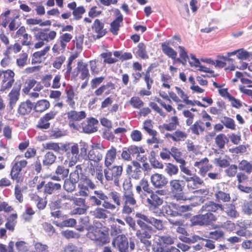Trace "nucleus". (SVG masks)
I'll use <instances>...</instances> for the list:
<instances>
[{"mask_svg": "<svg viewBox=\"0 0 252 252\" xmlns=\"http://www.w3.org/2000/svg\"><path fill=\"white\" fill-rule=\"evenodd\" d=\"M87 237L99 244H105L109 242L108 229L103 226L101 223L97 225H91L88 228Z\"/></svg>", "mask_w": 252, "mask_h": 252, "instance_id": "f257e3e1", "label": "nucleus"}, {"mask_svg": "<svg viewBox=\"0 0 252 252\" xmlns=\"http://www.w3.org/2000/svg\"><path fill=\"white\" fill-rule=\"evenodd\" d=\"M103 170L105 180L108 181H113L116 186H119L120 178L122 174L123 168L122 165H110L105 166Z\"/></svg>", "mask_w": 252, "mask_h": 252, "instance_id": "f03ea898", "label": "nucleus"}, {"mask_svg": "<svg viewBox=\"0 0 252 252\" xmlns=\"http://www.w3.org/2000/svg\"><path fill=\"white\" fill-rule=\"evenodd\" d=\"M105 149V146L100 143H94L91 146V149L89 150L87 157L85 160H88L95 163H99L103 157V153Z\"/></svg>", "mask_w": 252, "mask_h": 252, "instance_id": "7ed1b4c3", "label": "nucleus"}, {"mask_svg": "<svg viewBox=\"0 0 252 252\" xmlns=\"http://www.w3.org/2000/svg\"><path fill=\"white\" fill-rule=\"evenodd\" d=\"M78 190L76 195L87 197L90 193V189H94L96 186L87 176L81 174L80 181L78 185Z\"/></svg>", "mask_w": 252, "mask_h": 252, "instance_id": "20e7f679", "label": "nucleus"}, {"mask_svg": "<svg viewBox=\"0 0 252 252\" xmlns=\"http://www.w3.org/2000/svg\"><path fill=\"white\" fill-rule=\"evenodd\" d=\"M169 186L172 198L177 201L184 200L185 197L183 193L185 182L179 179L171 180L169 182Z\"/></svg>", "mask_w": 252, "mask_h": 252, "instance_id": "39448f33", "label": "nucleus"}, {"mask_svg": "<svg viewBox=\"0 0 252 252\" xmlns=\"http://www.w3.org/2000/svg\"><path fill=\"white\" fill-rule=\"evenodd\" d=\"M123 207L122 213L126 214H130L134 209L136 204V200L134 197L132 191H127L124 192L122 196Z\"/></svg>", "mask_w": 252, "mask_h": 252, "instance_id": "423d86ee", "label": "nucleus"}, {"mask_svg": "<svg viewBox=\"0 0 252 252\" xmlns=\"http://www.w3.org/2000/svg\"><path fill=\"white\" fill-rule=\"evenodd\" d=\"M217 217L212 213H207L204 215H198L194 216L191 221L194 225H210L217 220Z\"/></svg>", "mask_w": 252, "mask_h": 252, "instance_id": "0eeeda50", "label": "nucleus"}, {"mask_svg": "<svg viewBox=\"0 0 252 252\" xmlns=\"http://www.w3.org/2000/svg\"><path fill=\"white\" fill-rule=\"evenodd\" d=\"M126 172L129 179L135 180L140 179L142 174L141 165L136 160L126 165Z\"/></svg>", "mask_w": 252, "mask_h": 252, "instance_id": "6e6552de", "label": "nucleus"}, {"mask_svg": "<svg viewBox=\"0 0 252 252\" xmlns=\"http://www.w3.org/2000/svg\"><path fill=\"white\" fill-rule=\"evenodd\" d=\"M224 186L223 183H220L214 188V196L216 200L219 202H228L231 199L230 195L225 191Z\"/></svg>", "mask_w": 252, "mask_h": 252, "instance_id": "1a4fd4ad", "label": "nucleus"}, {"mask_svg": "<svg viewBox=\"0 0 252 252\" xmlns=\"http://www.w3.org/2000/svg\"><path fill=\"white\" fill-rule=\"evenodd\" d=\"M112 246L120 252H128V242L126 237L120 234L116 237L112 242Z\"/></svg>", "mask_w": 252, "mask_h": 252, "instance_id": "9d476101", "label": "nucleus"}, {"mask_svg": "<svg viewBox=\"0 0 252 252\" xmlns=\"http://www.w3.org/2000/svg\"><path fill=\"white\" fill-rule=\"evenodd\" d=\"M137 223L140 227V229L137 230L136 232V235L138 238L142 240L144 238H150L152 235V227L141 220H137Z\"/></svg>", "mask_w": 252, "mask_h": 252, "instance_id": "9b49d317", "label": "nucleus"}, {"mask_svg": "<svg viewBox=\"0 0 252 252\" xmlns=\"http://www.w3.org/2000/svg\"><path fill=\"white\" fill-rule=\"evenodd\" d=\"M27 161L22 159L21 156H17L15 158L10 174L13 179H16L18 178L19 173L22 168L27 166Z\"/></svg>", "mask_w": 252, "mask_h": 252, "instance_id": "f8f14e48", "label": "nucleus"}, {"mask_svg": "<svg viewBox=\"0 0 252 252\" xmlns=\"http://www.w3.org/2000/svg\"><path fill=\"white\" fill-rule=\"evenodd\" d=\"M15 73L11 70L5 71L4 76L2 79L1 83V88L0 91L4 92L6 90L9 89L13 85L14 80Z\"/></svg>", "mask_w": 252, "mask_h": 252, "instance_id": "ddd939ff", "label": "nucleus"}, {"mask_svg": "<svg viewBox=\"0 0 252 252\" xmlns=\"http://www.w3.org/2000/svg\"><path fill=\"white\" fill-rule=\"evenodd\" d=\"M21 87L20 84H16L8 94L9 101L8 107L10 110L13 109L19 98Z\"/></svg>", "mask_w": 252, "mask_h": 252, "instance_id": "4468645a", "label": "nucleus"}, {"mask_svg": "<svg viewBox=\"0 0 252 252\" xmlns=\"http://www.w3.org/2000/svg\"><path fill=\"white\" fill-rule=\"evenodd\" d=\"M194 166L199 169L198 173L202 177H205L207 172L213 167L212 164L209 163V159L205 158L199 161H195Z\"/></svg>", "mask_w": 252, "mask_h": 252, "instance_id": "2eb2a0df", "label": "nucleus"}, {"mask_svg": "<svg viewBox=\"0 0 252 252\" xmlns=\"http://www.w3.org/2000/svg\"><path fill=\"white\" fill-rule=\"evenodd\" d=\"M67 118L69 121V125L70 127H73L74 129H77V126L73 123L74 122L80 121L84 119L86 116L85 111H81L77 112L76 111L72 110L67 113Z\"/></svg>", "mask_w": 252, "mask_h": 252, "instance_id": "dca6fc26", "label": "nucleus"}, {"mask_svg": "<svg viewBox=\"0 0 252 252\" xmlns=\"http://www.w3.org/2000/svg\"><path fill=\"white\" fill-rule=\"evenodd\" d=\"M79 147L77 144H74L71 146V151L67 152L66 156L67 159L66 162H68V166H74L79 159Z\"/></svg>", "mask_w": 252, "mask_h": 252, "instance_id": "f3484780", "label": "nucleus"}, {"mask_svg": "<svg viewBox=\"0 0 252 252\" xmlns=\"http://www.w3.org/2000/svg\"><path fill=\"white\" fill-rule=\"evenodd\" d=\"M150 179L152 185L156 189L162 188L168 183V179L165 176L157 173L153 174Z\"/></svg>", "mask_w": 252, "mask_h": 252, "instance_id": "a211bd4d", "label": "nucleus"}, {"mask_svg": "<svg viewBox=\"0 0 252 252\" xmlns=\"http://www.w3.org/2000/svg\"><path fill=\"white\" fill-rule=\"evenodd\" d=\"M187 184V187L189 189H195L199 188V186L204 185L203 181L198 176L193 175L192 177H188L182 176Z\"/></svg>", "mask_w": 252, "mask_h": 252, "instance_id": "6ab92c4d", "label": "nucleus"}, {"mask_svg": "<svg viewBox=\"0 0 252 252\" xmlns=\"http://www.w3.org/2000/svg\"><path fill=\"white\" fill-rule=\"evenodd\" d=\"M150 193V195L147 198V202L150 209L154 210L162 204L163 200L152 190Z\"/></svg>", "mask_w": 252, "mask_h": 252, "instance_id": "aec40b11", "label": "nucleus"}, {"mask_svg": "<svg viewBox=\"0 0 252 252\" xmlns=\"http://www.w3.org/2000/svg\"><path fill=\"white\" fill-rule=\"evenodd\" d=\"M221 211L224 212L231 219L239 217V213L237 211L236 206L233 204H222Z\"/></svg>", "mask_w": 252, "mask_h": 252, "instance_id": "412c9836", "label": "nucleus"}, {"mask_svg": "<svg viewBox=\"0 0 252 252\" xmlns=\"http://www.w3.org/2000/svg\"><path fill=\"white\" fill-rule=\"evenodd\" d=\"M117 154V150L113 146H111L109 149L107 150L104 156V163L105 166L112 165L116 159Z\"/></svg>", "mask_w": 252, "mask_h": 252, "instance_id": "4be33fe9", "label": "nucleus"}, {"mask_svg": "<svg viewBox=\"0 0 252 252\" xmlns=\"http://www.w3.org/2000/svg\"><path fill=\"white\" fill-rule=\"evenodd\" d=\"M92 30L96 34V38H100L106 33V30L104 28V24L99 19H95L92 26Z\"/></svg>", "mask_w": 252, "mask_h": 252, "instance_id": "5701e85b", "label": "nucleus"}, {"mask_svg": "<svg viewBox=\"0 0 252 252\" xmlns=\"http://www.w3.org/2000/svg\"><path fill=\"white\" fill-rule=\"evenodd\" d=\"M16 35L22 39L23 45L29 46L31 44L32 36L26 32L25 27H20L17 31Z\"/></svg>", "mask_w": 252, "mask_h": 252, "instance_id": "b1692460", "label": "nucleus"}, {"mask_svg": "<svg viewBox=\"0 0 252 252\" xmlns=\"http://www.w3.org/2000/svg\"><path fill=\"white\" fill-rule=\"evenodd\" d=\"M77 71L80 74L79 77L82 80H88L90 77V73L88 68V64L81 62L77 63Z\"/></svg>", "mask_w": 252, "mask_h": 252, "instance_id": "393cba45", "label": "nucleus"}, {"mask_svg": "<svg viewBox=\"0 0 252 252\" xmlns=\"http://www.w3.org/2000/svg\"><path fill=\"white\" fill-rule=\"evenodd\" d=\"M222 208L221 204L216 203L213 201H209L203 205L200 209L201 212H208V213L216 212L219 209L220 210Z\"/></svg>", "mask_w": 252, "mask_h": 252, "instance_id": "a878e982", "label": "nucleus"}, {"mask_svg": "<svg viewBox=\"0 0 252 252\" xmlns=\"http://www.w3.org/2000/svg\"><path fill=\"white\" fill-rule=\"evenodd\" d=\"M57 35V33L55 31H52L49 33H46L43 32H38L35 35L37 39L39 40L43 41V42L46 41V42H49L50 40H54Z\"/></svg>", "mask_w": 252, "mask_h": 252, "instance_id": "bb28decb", "label": "nucleus"}, {"mask_svg": "<svg viewBox=\"0 0 252 252\" xmlns=\"http://www.w3.org/2000/svg\"><path fill=\"white\" fill-rule=\"evenodd\" d=\"M117 13V18L111 24V28L110 31L114 34H117L119 30V28L120 27V24L123 21V16L121 14L119 10H117L116 11Z\"/></svg>", "mask_w": 252, "mask_h": 252, "instance_id": "cd10ccee", "label": "nucleus"}, {"mask_svg": "<svg viewBox=\"0 0 252 252\" xmlns=\"http://www.w3.org/2000/svg\"><path fill=\"white\" fill-rule=\"evenodd\" d=\"M50 49V47L49 46H47L43 50L34 53L32 60V63L35 64L37 63H40L41 62V58L45 56Z\"/></svg>", "mask_w": 252, "mask_h": 252, "instance_id": "c85d7f7f", "label": "nucleus"}, {"mask_svg": "<svg viewBox=\"0 0 252 252\" xmlns=\"http://www.w3.org/2000/svg\"><path fill=\"white\" fill-rule=\"evenodd\" d=\"M98 124V121L94 118H91L88 120L87 124L83 126V129L84 132L91 133L97 130L96 125Z\"/></svg>", "mask_w": 252, "mask_h": 252, "instance_id": "c756f323", "label": "nucleus"}, {"mask_svg": "<svg viewBox=\"0 0 252 252\" xmlns=\"http://www.w3.org/2000/svg\"><path fill=\"white\" fill-rule=\"evenodd\" d=\"M61 187L62 186L59 183L49 182L45 185L44 191L45 193L51 194L54 191L60 190Z\"/></svg>", "mask_w": 252, "mask_h": 252, "instance_id": "7c9ffc66", "label": "nucleus"}, {"mask_svg": "<svg viewBox=\"0 0 252 252\" xmlns=\"http://www.w3.org/2000/svg\"><path fill=\"white\" fill-rule=\"evenodd\" d=\"M33 104L30 101L27 100L21 103L18 108V112L22 115H25L31 112Z\"/></svg>", "mask_w": 252, "mask_h": 252, "instance_id": "2f4dec72", "label": "nucleus"}, {"mask_svg": "<svg viewBox=\"0 0 252 252\" xmlns=\"http://www.w3.org/2000/svg\"><path fill=\"white\" fill-rule=\"evenodd\" d=\"M91 214L95 218L99 219H105L108 217L109 212L102 208L97 207L94 211L91 212Z\"/></svg>", "mask_w": 252, "mask_h": 252, "instance_id": "473e14b6", "label": "nucleus"}, {"mask_svg": "<svg viewBox=\"0 0 252 252\" xmlns=\"http://www.w3.org/2000/svg\"><path fill=\"white\" fill-rule=\"evenodd\" d=\"M33 107L35 111L42 112L50 107V103L47 100L42 99L38 101Z\"/></svg>", "mask_w": 252, "mask_h": 252, "instance_id": "72a5a7b5", "label": "nucleus"}, {"mask_svg": "<svg viewBox=\"0 0 252 252\" xmlns=\"http://www.w3.org/2000/svg\"><path fill=\"white\" fill-rule=\"evenodd\" d=\"M87 161V166L85 168L86 172L92 176L95 175L96 170L99 167H102L101 165H99V163H95L93 161L86 160Z\"/></svg>", "mask_w": 252, "mask_h": 252, "instance_id": "f704fd0d", "label": "nucleus"}, {"mask_svg": "<svg viewBox=\"0 0 252 252\" xmlns=\"http://www.w3.org/2000/svg\"><path fill=\"white\" fill-rule=\"evenodd\" d=\"M161 49L163 53L169 58L172 59L176 58L177 55L176 51L169 46L166 43H163L161 44Z\"/></svg>", "mask_w": 252, "mask_h": 252, "instance_id": "c9c22d12", "label": "nucleus"}, {"mask_svg": "<svg viewBox=\"0 0 252 252\" xmlns=\"http://www.w3.org/2000/svg\"><path fill=\"white\" fill-rule=\"evenodd\" d=\"M203 123L201 121H197L194 124L191 125L189 129L193 134L198 135L204 130Z\"/></svg>", "mask_w": 252, "mask_h": 252, "instance_id": "e433bc0d", "label": "nucleus"}, {"mask_svg": "<svg viewBox=\"0 0 252 252\" xmlns=\"http://www.w3.org/2000/svg\"><path fill=\"white\" fill-rule=\"evenodd\" d=\"M82 171V167L81 165H77L75 167V169L70 173L68 179L74 182V183H77L79 180H80L79 174L81 173Z\"/></svg>", "mask_w": 252, "mask_h": 252, "instance_id": "4c0bfd02", "label": "nucleus"}, {"mask_svg": "<svg viewBox=\"0 0 252 252\" xmlns=\"http://www.w3.org/2000/svg\"><path fill=\"white\" fill-rule=\"evenodd\" d=\"M179 122L178 118L176 116H173L171 118V122L167 124H163L162 127L166 130L172 131L175 130Z\"/></svg>", "mask_w": 252, "mask_h": 252, "instance_id": "58836bf2", "label": "nucleus"}, {"mask_svg": "<svg viewBox=\"0 0 252 252\" xmlns=\"http://www.w3.org/2000/svg\"><path fill=\"white\" fill-rule=\"evenodd\" d=\"M170 152V157L172 156L179 163H183L184 162V159L181 158L182 153L180 150L175 147H172Z\"/></svg>", "mask_w": 252, "mask_h": 252, "instance_id": "ea45409f", "label": "nucleus"}, {"mask_svg": "<svg viewBox=\"0 0 252 252\" xmlns=\"http://www.w3.org/2000/svg\"><path fill=\"white\" fill-rule=\"evenodd\" d=\"M164 171L169 176L172 177L178 174L179 169L177 165L168 163L165 164Z\"/></svg>", "mask_w": 252, "mask_h": 252, "instance_id": "a19ab883", "label": "nucleus"}, {"mask_svg": "<svg viewBox=\"0 0 252 252\" xmlns=\"http://www.w3.org/2000/svg\"><path fill=\"white\" fill-rule=\"evenodd\" d=\"M66 47V46L64 43L58 40L53 45L52 50L54 55H59L64 52Z\"/></svg>", "mask_w": 252, "mask_h": 252, "instance_id": "79ce46f5", "label": "nucleus"}, {"mask_svg": "<svg viewBox=\"0 0 252 252\" xmlns=\"http://www.w3.org/2000/svg\"><path fill=\"white\" fill-rule=\"evenodd\" d=\"M176 93L178 95L183 99V101L187 105H194V103L193 102L188 99V96L187 94L178 87H175Z\"/></svg>", "mask_w": 252, "mask_h": 252, "instance_id": "37998d69", "label": "nucleus"}, {"mask_svg": "<svg viewBox=\"0 0 252 252\" xmlns=\"http://www.w3.org/2000/svg\"><path fill=\"white\" fill-rule=\"evenodd\" d=\"M22 49V46L18 43H16L13 45H10L7 47L6 50L4 53L5 56H9V55L13 52L15 54L19 52Z\"/></svg>", "mask_w": 252, "mask_h": 252, "instance_id": "c03bdc74", "label": "nucleus"}, {"mask_svg": "<svg viewBox=\"0 0 252 252\" xmlns=\"http://www.w3.org/2000/svg\"><path fill=\"white\" fill-rule=\"evenodd\" d=\"M135 54L136 56L143 59L148 58V55L146 51V46L144 43H140L138 44Z\"/></svg>", "mask_w": 252, "mask_h": 252, "instance_id": "a18cd8bd", "label": "nucleus"}, {"mask_svg": "<svg viewBox=\"0 0 252 252\" xmlns=\"http://www.w3.org/2000/svg\"><path fill=\"white\" fill-rule=\"evenodd\" d=\"M238 168L240 170L244 171L250 174L252 172V163L246 160H242L239 164Z\"/></svg>", "mask_w": 252, "mask_h": 252, "instance_id": "49530a36", "label": "nucleus"}, {"mask_svg": "<svg viewBox=\"0 0 252 252\" xmlns=\"http://www.w3.org/2000/svg\"><path fill=\"white\" fill-rule=\"evenodd\" d=\"M56 159V156L52 152H48L44 156L43 164L44 165L52 164Z\"/></svg>", "mask_w": 252, "mask_h": 252, "instance_id": "de8ad7c7", "label": "nucleus"}, {"mask_svg": "<svg viewBox=\"0 0 252 252\" xmlns=\"http://www.w3.org/2000/svg\"><path fill=\"white\" fill-rule=\"evenodd\" d=\"M168 207L177 210L180 216H182L183 213L189 211L190 209V207L188 205H179L175 203H171Z\"/></svg>", "mask_w": 252, "mask_h": 252, "instance_id": "09e8293b", "label": "nucleus"}, {"mask_svg": "<svg viewBox=\"0 0 252 252\" xmlns=\"http://www.w3.org/2000/svg\"><path fill=\"white\" fill-rule=\"evenodd\" d=\"M155 242L159 241V243L163 242L167 245H171L174 243V239L169 235L156 236L154 239Z\"/></svg>", "mask_w": 252, "mask_h": 252, "instance_id": "8fccbe9b", "label": "nucleus"}, {"mask_svg": "<svg viewBox=\"0 0 252 252\" xmlns=\"http://www.w3.org/2000/svg\"><path fill=\"white\" fill-rule=\"evenodd\" d=\"M85 197L76 195V193L73 196L72 202L76 206L79 207H86Z\"/></svg>", "mask_w": 252, "mask_h": 252, "instance_id": "3c124183", "label": "nucleus"}, {"mask_svg": "<svg viewBox=\"0 0 252 252\" xmlns=\"http://www.w3.org/2000/svg\"><path fill=\"white\" fill-rule=\"evenodd\" d=\"M17 218V215L16 214L10 215L7 219V222L5 224V226L7 229L11 231H13L14 229L16 223L15 220Z\"/></svg>", "mask_w": 252, "mask_h": 252, "instance_id": "603ef678", "label": "nucleus"}, {"mask_svg": "<svg viewBox=\"0 0 252 252\" xmlns=\"http://www.w3.org/2000/svg\"><path fill=\"white\" fill-rule=\"evenodd\" d=\"M227 141L226 136L223 134H220L217 136L215 138V142L220 149L224 148L226 142Z\"/></svg>", "mask_w": 252, "mask_h": 252, "instance_id": "864d4df0", "label": "nucleus"}, {"mask_svg": "<svg viewBox=\"0 0 252 252\" xmlns=\"http://www.w3.org/2000/svg\"><path fill=\"white\" fill-rule=\"evenodd\" d=\"M77 183L71 181L68 179L65 180L63 185V189L68 192H71L75 190Z\"/></svg>", "mask_w": 252, "mask_h": 252, "instance_id": "5fc2aeb1", "label": "nucleus"}, {"mask_svg": "<svg viewBox=\"0 0 252 252\" xmlns=\"http://www.w3.org/2000/svg\"><path fill=\"white\" fill-rule=\"evenodd\" d=\"M28 55L27 53H24L21 54L16 60V63L20 67H23L27 64Z\"/></svg>", "mask_w": 252, "mask_h": 252, "instance_id": "6e6d98bb", "label": "nucleus"}, {"mask_svg": "<svg viewBox=\"0 0 252 252\" xmlns=\"http://www.w3.org/2000/svg\"><path fill=\"white\" fill-rule=\"evenodd\" d=\"M221 122L228 128L231 129H234L235 128L234 121L229 117H223L221 120Z\"/></svg>", "mask_w": 252, "mask_h": 252, "instance_id": "4d7b16f0", "label": "nucleus"}, {"mask_svg": "<svg viewBox=\"0 0 252 252\" xmlns=\"http://www.w3.org/2000/svg\"><path fill=\"white\" fill-rule=\"evenodd\" d=\"M85 12V9L83 6H79L76 9H74L72 14L74 19L79 20L82 18V15Z\"/></svg>", "mask_w": 252, "mask_h": 252, "instance_id": "13d9d810", "label": "nucleus"}, {"mask_svg": "<svg viewBox=\"0 0 252 252\" xmlns=\"http://www.w3.org/2000/svg\"><path fill=\"white\" fill-rule=\"evenodd\" d=\"M237 57L238 59L242 60H250L252 59V54L244 50L243 49H240Z\"/></svg>", "mask_w": 252, "mask_h": 252, "instance_id": "bf43d9fd", "label": "nucleus"}, {"mask_svg": "<svg viewBox=\"0 0 252 252\" xmlns=\"http://www.w3.org/2000/svg\"><path fill=\"white\" fill-rule=\"evenodd\" d=\"M55 173L59 175L62 179L66 177L69 173V170L64 168L63 166H58L56 169Z\"/></svg>", "mask_w": 252, "mask_h": 252, "instance_id": "052dcab7", "label": "nucleus"}, {"mask_svg": "<svg viewBox=\"0 0 252 252\" xmlns=\"http://www.w3.org/2000/svg\"><path fill=\"white\" fill-rule=\"evenodd\" d=\"M43 148L47 150H53L60 153V145L57 143L49 142L43 144Z\"/></svg>", "mask_w": 252, "mask_h": 252, "instance_id": "680f3d73", "label": "nucleus"}, {"mask_svg": "<svg viewBox=\"0 0 252 252\" xmlns=\"http://www.w3.org/2000/svg\"><path fill=\"white\" fill-rule=\"evenodd\" d=\"M153 126L152 125L151 120H146L144 123L143 128L146 130L150 135H154L157 134V132L152 129Z\"/></svg>", "mask_w": 252, "mask_h": 252, "instance_id": "e2e57ef3", "label": "nucleus"}, {"mask_svg": "<svg viewBox=\"0 0 252 252\" xmlns=\"http://www.w3.org/2000/svg\"><path fill=\"white\" fill-rule=\"evenodd\" d=\"M161 80L163 82L162 86L163 87L167 89L170 88V84L172 82V78L170 75L162 74L161 75Z\"/></svg>", "mask_w": 252, "mask_h": 252, "instance_id": "0e129e2a", "label": "nucleus"}, {"mask_svg": "<svg viewBox=\"0 0 252 252\" xmlns=\"http://www.w3.org/2000/svg\"><path fill=\"white\" fill-rule=\"evenodd\" d=\"M150 224H152L156 229L159 230H161L164 228L162 221L154 217L151 218Z\"/></svg>", "mask_w": 252, "mask_h": 252, "instance_id": "69168bd1", "label": "nucleus"}, {"mask_svg": "<svg viewBox=\"0 0 252 252\" xmlns=\"http://www.w3.org/2000/svg\"><path fill=\"white\" fill-rule=\"evenodd\" d=\"M242 212L247 215H251L252 214V202L251 201H246L242 206Z\"/></svg>", "mask_w": 252, "mask_h": 252, "instance_id": "338daca9", "label": "nucleus"}, {"mask_svg": "<svg viewBox=\"0 0 252 252\" xmlns=\"http://www.w3.org/2000/svg\"><path fill=\"white\" fill-rule=\"evenodd\" d=\"M35 252H49L48 246L39 242H37L34 244Z\"/></svg>", "mask_w": 252, "mask_h": 252, "instance_id": "774afa93", "label": "nucleus"}]
</instances>
